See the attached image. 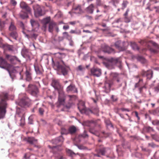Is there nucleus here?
<instances>
[{
	"instance_id": "nucleus-9",
	"label": "nucleus",
	"mask_w": 159,
	"mask_h": 159,
	"mask_svg": "<svg viewBox=\"0 0 159 159\" xmlns=\"http://www.w3.org/2000/svg\"><path fill=\"white\" fill-rule=\"evenodd\" d=\"M11 65L8 63L2 57H0V67L1 68L7 69L9 71Z\"/></svg>"
},
{
	"instance_id": "nucleus-40",
	"label": "nucleus",
	"mask_w": 159,
	"mask_h": 159,
	"mask_svg": "<svg viewBox=\"0 0 159 159\" xmlns=\"http://www.w3.org/2000/svg\"><path fill=\"white\" fill-rule=\"evenodd\" d=\"M148 70L145 71L144 70H142L140 73V75L143 76H147L148 74Z\"/></svg>"
},
{
	"instance_id": "nucleus-29",
	"label": "nucleus",
	"mask_w": 159,
	"mask_h": 159,
	"mask_svg": "<svg viewBox=\"0 0 159 159\" xmlns=\"http://www.w3.org/2000/svg\"><path fill=\"white\" fill-rule=\"evenodd\" d=\"M30 22L32 26L34 28L38 27L39 26V24L38 22L33 19H31L30 20Z\"/></svg>"
},
{
	"instance_id": "nucleus-1",
	"label": "nucleus",
	"mask_w": 159,
	"mask_h": 159,
	"mask_svg": "<svg viewBox=\"0 0 159 159\" xmlns=\"http://www.w3.org/2000/svg\"><path fill=\"white\" fill-rule=\"evenodd\" d=\"M8 93L3 92L0 94V119L5 117L6 109L8 107L7 101L8 100Z\"/></svg>"
},
{
	"instance_id": "nucleus-45",
	"label": "nucleus",
	"mask_w": 159,
	"mask_h": 159,
	"mask_svg": "<svg viewBox=\"0 0 159 159\" xmlns=\"http://www.w3.org/2000/svg\"><path fill=\"white\" fill-rule=\"evenodd\" d=\"M152 123L153 125L158 126L159 123V120L157 119L153 120L152 121Z\"/></svg>"
},
{
	"instance_id": "nucleus-61",
	"label": "nucleus",
	"mask_w": 159,
	"mask_h": 159,
	"mask_svg": "<svg viewBox=\"0 0 159 159\" xmlns=\"http://www.w3.org/2000/svg\"><path fill=\"white\" fill-rule=\"evenodd\" d=\"M77 22H78V21H73L70 22V24L72 25H74Z\"/></svg>"
},
{
	"instance_id": "nucleus-64",
	"label": "nucleus",
	"mask_w": 159,
	"mask_h": 159,
	"mask_svg": "<svg viewBox=\"0 0 159 159\" xmlns=\"http://www.w3.org/2000/svg\"><path fill=\"white\" fill-rule=\"evenodd\" d=\"M121 110L122 111H130L128 109H126L125 108H122L121 109Z\"/></svg>"
},
{
	"instance_id": "nucleus-11",
	"label": "nucleus",
	"mask_w": 159,
	"mask_h": 159,
	"mask_svg": "<svg viewBox=\"0 0 159 159\" xmlns=\"http://www.w3.org/2000/svg\"><path fill=\"white\" fill-rule=\"evenodd\" d=\"M16 103L21 107H24L28 106L29 103V99L25 97L21 99L16 102Z\"/></svg>"
},
{
	"instance_id": "nucleus-22",
	"label": "nucleus",
	"mask_w": 159,
	"mask_h": 159,
	"mask_svg": "<svg viewBox=\"0 0 159 159\" xmlns=\"http://www.w3.org/2000/svg\"><path fill=\"white\" fill-rule=\"evenodd\" d=\"M71 11L72 13L76 14H80L82 12L81 6L80 5L74 6L73 7Z\"/></svg>"
},
{
	"instance_id": "nucleus-30",
	"label": "nucleus",
	"mask_w": 159,
	"mask_h": 159,
	"mask_svg": "<svg viewBox=\"0 0 159 159\" xmlns=\"http://www.w3.org/2000/svg\"><path fill=\"white\" fill-rule=\"evenodd\" d=\"M9 35L10 36L15 39H16L18 37V34L16 30L11 31V32L9 34Z\"/></svg>"
},
{
	"instance_id": "nucleus-18",
	"label": "nucleus",
	"mask_w": 159,
	"mask_h": 159,
	"mask_svg": "<svg viewBox=\"0 0 159 159\" xmlns=\"http://www.w3.org/2000/svg\"><path fill=\"white\" fill-rule=\"evenodd\" d=\"M91 74L97 77L99 76L101 74V70L98 68H93L91 69Z\"/></svg>"
},
{
	"instance_id": "nucleus-46",
	"label": "nucleus",
	"mask_w": 159,
	"mask_h": 159,
	"mask_svg": "<svg viewBox=\"0 0 159 159\" xmlns=\"http://www.w3.org/2000/svg\"><path fill=\"white\" fill-rule=\"evenodd\" d=\"M70 101L71 100H75L77 99V97L75 95H70Z\"/></svg>"
},
{
	"instance_id": "nucleus-53",
	"label": "nucleus",
	"mask_w": 159,
	"mask_h": 159,
	"mask_svg": "<svg viewBox=\"0 0 159 159\" xmlns=\"http://www.w3.org/2000/svg\"><path fill=\"white\" fill-rule=\"evenodd\" d=\"M111 98L113 102H116L117 100V98L115 96L112 95L111 96Z\"/></svg>"
},
{
	"instance_id": "nucleus-36",
	"label": "nucleus",
	"mask_w": 159,
	"mask_h": 159,
	"mask_svg": "<svg viewBox=\"0 0 159 159\" xmlns=\"http://www.w3.org/2000/svg\"><path fill=\"white\" fill-rule=\"evenodd\" d=\"M25 124V116H22L20 120V125L21 126H23Z\"/></svg>"
},
{
	"instance_id": "nucleus-44",
	"label": "nucleus",
	"mask_w": 159,
	"mask_h": 159,
	"mask_svg": "<svg viewBox=\"0 0 159 159\" xmlns=\"http://www.w3.org/2000/svg\"><path fill=\"white\" fill-rule=\"evenodd\" d=\"M5 23L4 21H0V30H2L5 27Z\"/></svg>"
},
{
	"instance_id": "nucleus-21",
	"label": "nucleus",
	"mask_w": 159,
	"mask_h": 159,
	"mask_svg": "<svg viewBox=\"0 0 159 159\" xmlns=\"http://www.w3.org/2000/svg\"><path fill=\"white\" fill-rule=\"evenodd\" d=\"M51 18L50 17H48L46 18H44L43 20V28H44V30H45L47 27L48 24L50 22Z\"/></svg>"
},
{
	"instance_id": "nucleus-47",
	"label": "nucleus",
	"mask_w": 159,
	"mask_h": 159,
	"mask_svg": "<svg viewBox=\"0 0 159 159\" xmlns=\"http://www.w3.org/2000/svg\"><path fill=\"white\" fill-rule=\"evenodd\" d=\"M146 130L148 132L153 131H154L153 128L150 126H148L146 127Z\"/></svg>"
},
{
	"instance_id": "nucleus-23",
	"label": "nucleus",
	"mask_w": 159,
	"mask_h": 159,
	"mask_svg": "<svg viewBox=\"0 0 159 159\" xmlns=\"http://www.w3.org/2000/svg\"><path fill=\"white\" fill-rule=\"evenodd\" d=\"M54 27L55 29L57 28L56 23L54 22L51 21L48 24V31L50 32L53 31V28Z\"/></svg>"
},
{
	"instance_id": "nucleus-5",
	"label": "nucleus",
	"mask_w": 159,
	"mask_h": 159,
	"mask_svg": "<svg viewBox=\"0 0 159 159\" xmlns=\"http://www.w3.org/2000/svg\"><path fill=\"white\" fill-rule=\"evenodd\" d=\"M63 63L65 66L66 65L65 64L63 61L61 62H57L55 64V66L57 67V70L59 71H61L64 75H66L68 72V70L67 68L62 65L61 64Z\"/></svg>"
},
{
	"instance_id": "nucleus-43",
	"label": "nucleus",
	"mask_w": 159,
	"mask_h": 159,
	"mask_svg": "<svg viewBox=\"0 0 159 159\" xmlns=\"http://www.w3.org/2000/svg\"><path fill=\"white\" fill-rule=\"evenodd\" d=\"M148 147H150L152 148H154L155 147H158L159 146L156 145L154 143L152 142L148 143Z\"/></svg>"
},
{
	"instance_id": "nucleus-50",
	"label": "nucleus",
	"mask_w": 159,
	"mask_h": 159,
	"mask_svg": "<svg viewBox=\"0 0 159 159\" xmlns=\"http://www.w3.org/2000/svg\"><path fill=\"white\" fill-rule=\"evenodd\" d=\"M86 122L87 123H88V124H86L88 126H90L91 124H95L93 120H88L86 121Z\"/></svg>"
},
{
	"instance_id": "nucleus-7",
	"label": "nucleus",
	"mask_w": 159,
	"mask_h": 159,
	"mask_svg": "<svg viewBox=\"0 0 159 159\" xmlns=\"http://www.w3.org/2000/svg\"><path fill=\"white\" fill-rule=\"evenodd\" d=\"M113 83L112 80H107L105 81L104 86L103 87L104 92L107 93H109L111 91V88L113 84Z\"/></svg>"
},
{
	"instance_id": "nucleus-62",
	"label": "nucleus",
	"mask_w": 159,
	"mask_h": 159,
	"mask_svg": "<svg viewBox=\"0 0 159 159\" xmlns=\"http://www.w3.org/2000/svg\"><path fill=\"white\" fill-rule=\"evenodd\" d=\"M111 1L114 4H115L118 3L119 2L120 0H111Z\"/></svg>"
},
{
	"instance_id": "nucleus-38",
	"label": "nucleus",
	"mask_w": 159,
	"mask_h": 159,
	"mask_svg": "<svg viewBox=\"0 0 159 159\" xmlns=\"http://www.w3.org/2000/svg\"><path fill=\"white\" fill-rule=\"evenodd\" d=\"M138 60L142 63H145L146 62V60L143 57L141 56H139L137 57Z\"/></svg>"
},
{
	"instance_id": "nucleus-56",
	"label": "nucleus",
	"mask_w": 159,
	"mask_h": 159,
	"mask_svg": "<svg viewBox=\"0 0 159 159\" xmlns=\"http://www.w3.org/2000/svg\"><path fill=\"white\" fill-rule=\"evenodd\" d=\"M125 21L126 23H128L130 22V20L128 16H125Z\"/></svg>"
},
{
	"instance_id": "nucleus-32",
	"label": "nucleus",
	"mask_w": 159,
	"mask_h": 159,
	"mask_svg": "<svg viewBox=\"0 0 159 159\" xmlns=\"http://www.w3.org/2000/svg\"><path fill=\"white\" fill-rule=\"evenodd\" d=\"M131 46L134 50H139V48L137 44L135 42H130Z\"/></svg>"
},
{
	"instance_id": "nucleus-12",
	"label": "nucleus",
	"mask_w": 159,
	"mask_h": 159,
	"mask_svg": "<svg viewBox=\"0 0 159 159\" xmlns=\"http://www.w3.org/2000/svg\"><path fill=\"white\" fill-rule=\"evenodd\" d=\"M24 140L27 141L30 144L33 145L35 147L39 148L38 145L37 140L33 137H28L24 139Z\"/></svg>"
},
{
	"instance_id": "nucleus-4",
	"label": "nucleus",
	"mask_w": 159,
	"mask_h": 159,
	"mask_svg": "<svg viewBox=\"0 0 159 159\" xmlns=\"http://www.w3.org/2000/svg\"><path fill=\"white\" fill-rule=\"evenodd\" d=\"M27 91L32 95L37 97L39 95V91L38 87L35 85L29 84L27 88Z\"/></svg>"
},
{
	"instance_id": "nucleus-55",
	"label": "nucleus",
	"mask_w": 159,
	"mask_h": 159,
	"mask_svg": "<svg viewBox=\"0 0 159 159\" xmlns=\"http://www.w3.org/2000/svg\"><path fill=\"white\" fill-rule=\"evenodd\" d=\"M29 124H33V120L32 118L31 117H30L29 118Z\"/></svg>"
},
{
	"instance_id": "nucleus-58",
	"label": "nucleus",
	"mask_w": 159,
	"mask_h": 159,
	"mask_svg": "<svg viewBox=\"0 0 159 159\" xmlns=\"http://www.w3.org/2000/svg\"><path fill=\"white\" fill-rule=\"evenodd\" d=\"M129 9L128 8L127 9L124 15L125 16H127L128 15V12H129Z\"/></svg>"
},
{
	"instance_id": "nucleus-14",
	"label": "nucleus",
	"mask_w": 159,
	"mask_h": 159,
	"mask_svg": "<svg viewBox=\"0 0 159 159\" xmlns=\"http://www.w3.org/2000/svg\"><path fill=\"white\" fill-rule=\"evenodd\" d=\"M125 42H121L120 40L116 42L114 45L116 48H117L120 51H123L125 49Z\"/></svg>"
},
{
	"instance_id": "nucleus-8",
	"label": "nucleus",
	"mask_w": 159,
	"mask_h": 159,
	"mask_svg": "<svg viewBox=\"0 0 159 159\" xmlns=\"http://www.w3.org/2000/svg\"><path fill=\"white\" fill-rule=\"evenodd\" d=\"M58 102L57 105V107H59L61 105H64L65 103V95L63 92L61 90H59Z\"/></svg>"
},
{
	"instance_id": "nucleus-6",
	"label": "nucleus",
	"mask_w": 159,
	"mask_h": 159,
	"mask_svg": "<svg viewBox=\"0 0 159 159\" xmlns=\"http://www.w3.org/2000/svg\"><path fill=\"white\" fill-rule=\"evenodd\" d=\"M115 64L118 66L121 69V59L120 57L111 58L109 60V62L107 63V66H108L111 63Z\"/></svg>"
},
{
	"instance_id": "nucleus-28",
	"label": "nucleus",
	"mask_w": 159,
	"mask_h": 159,
	"mask_svg": "<svg viewBox=\"0 0 159 159\" xmlns=\"http://www.w3.org/2000/svg\"><path fill=\"white\" fill-rule=\"evenodd\" d=\"M9 31H14L16 30V28L14 22L11 21V22L9 28Z\"/></svg>"
},
{
	"instance_id": "nucleus-39",
	"label": "nucleus",
	"mask_w": 159,
	"mask_h": 159,
	"mask_svg": "<svg viewBox=\"0 0 159 159\" xmlns=\"http://www.w3.org/2000/svg\"><path fill=\"white\" fill-rule=\"evenodd\" d=\"M88 137L89 136L87 134V132L86 131H84L83 134H80L79 136V138L83 137L84 138H88Z\"/></svg>"
},
{
	"instance_id": "nucleus-51",
	"label": "nucleus",
	"mask_w": 159,
	"mask_h": 159,
	"mask_svg": "<svg viewBox=\"0 0 159 159\" xmlns=\"http://www.w3.org/2000/svg\"><path fill=\"white\" fill-rule=\"evenodd\" d=\"M30 154L29 152L26 153L25 154L24 157V158L27 159L30 158Z\"/></svg>"
},
{
	"instance_id": "nucleus-20",
	"label": "nucleus",
	"mask_w": 159,
	"mask_h": 159,
	"mask_svg": "<svg viewBox=\"0 0 159 159\" xmlns=\"http://www.w3.org/2000/svg\"><path fill=\"white\" fill-rule=\"evenodd\" d=\"M52 85L55 89L59 90L61 88V85L59 81L56 80H53L51 84Z\"/></svg>"
},
{
	"instance_id": "nucleus-3",
	"label": "nucleus",
	"mask_w": 159,
	"mask_h": 159,
	"mask_svg": "<svg viewBox=\"0 0 159 159\" xmlns=\"http://www.w3.org/2000/svg\"><path fill=\"white\" fill-rule=\"evenodd\" d=\"M20 7L24 10L25 12L24 13H21L20 14V17L22 19H25L28 17V14L31 12V9L28 6V4L24 2H21L20 4Z\"/></svg>"
},
{
	"instance_id": "nucleus-35",
	"label": "nucleus",
	"mask_w": 159,
	"mask_h": 159,
	"mask_svg": "<svg viewBox=\"0 0 159 159\" xmlns=\"http://www.w3.org/2000/svg\"><path fill=\"white\" fill-rule=\"evenodd\" d=\"M70 91H72L73 93H77V89L74 85L73 84H70Z\"/></svg>"
},
{
	"instance_id": "nucleus-15",
	"label": "nucleus",
	"mask_w": 159,
	"mask_h": 159,
	"mask_svg": "<svg viewBox=\"0 0 159 159\" xmlns=\"http://www.w3.org/2000/svg\"><path fill=\"white\" fill-rule=\"evenodd\" d=\"M6 59L9 61L11 64H16L17 61H19L18 58L16 56L10 55L7 54L6 56Z\"/></svg>"
},
{
	"instance_id": "nucleus-42",
	"label": "nucleus",
	"mask_w": 159,
	"mask_h": 159,
	"mask_svg": "<svg viewBox=\"0 0 159 159\" xmlns=\"http://www.w3.org/2000/svg\"><path fill=\"white\" fill-rule=\"evenodd\" d=\"M128 2L126 1H124L122 3V7L121 9L124 10L127 6L128 4Z\"/></svg>"
},
{
	"instance_id": "nucleus-16",
	"label": "nucleus",
	"mask_w": 159,
	"mask_h": 159,
	"mask_svg": "<svg viewBox=\"0 0 159 159\" xmlns=\"http://www.w3.org/2000/svg\"><path fill=\"white\" fill-rule=\"evenodd\" d=\"M120 74L116 72H112L110 74V76L117 83L120 82V80L122 78Z\"/></svg>"
},
{
	"instance_id": "nucleus-10",
	"label": "nucleus",
	"mask_w": 159,
	"mask_h": 159,
	"mask_svg": "<svg viewBox=\"0 0 159 159\" xmlns=\"http://www.w3.org/2000/svg\"><path fill=\"white\" fill-rule=\"evenodd\" d=\"M78 108L82 113H86L88 111L85 106L84 102L82 101L79 102L78 105Z\"/></svg>"
},
{
	"instance_id": "nucleus-25",
	"label": "nucleus",
	"mask_w": 159,
	"mask_h": 159,
	"mask_svg": "<svg viewBox=\"0 0 159 159\" xmlns=\"http://www.w3.org/2000/svg\"><path fill=\"white\" fill-rule=\"evenodd\" d=\"M94 6L93 4H91L86 8V10L87 12L90 14H92L94 11Z\"/></svg>"
},
{
	"instance_id": "nucleus-48",
	"label": "nucleus",
	"mask_w": 159,
	"mask_h": 159,
	"mask_svg": "<svg viewBox=\"0 0 159 159\" xmlns=\"http://www.w3.org/2000/svg\"><path fill=\"white\" fill-rule=\"evenodd\" d=\"M55 159H63V156L62 154H57L56 156Z\"/></svg>"
},
{
	"instance_id": "nucleus-26",
	"label": "nucleus",
	"mask_w": 159,
	"mask_h": 159,
	"mask_svg": "<svg viewBox=\"0 0 159 159\" xmlns=\"http://www.w3.org/2000/svg\"><path fill=\"white\" fill-rule=\"evenodd\" d=\"M25 75L26 76V80L28 81H30L32 79L31 73L30 71L27 70L25 72Z\"/></svg>"
},
{
	"instance_id": "nucleus-34",
	"label": "nucleus",
	"mask_w": 159,
	"mask_h": 159,
	"mask_svg": "<svg viewBox=\"0 0 159 159\" xmlns=\"http://www.w3.org/2000/svg\"><path fill=\"white\" fill-rule=\"evenodd\" d=\"M70 132V127H68L67 129H66L65 128L62 127L61 129V134H66Z\"/></svg>"
},
{
	"instance_id": "nucleus-31",
	"label": "nucleus",
	"mask_w": 159,
	"mask_h": 159,
	"mask_svg": "<svg viewBox=\"0 0 159 159\" xmlns=\"http://www.w3.org/2000/svg\"><path fill=\"white\" fill-rule=\"evenodd\" d=\"M16 113L20 116H24V113L23 110L20 108L17 107L16 108Z\"/></svg>"
},
{
	"instance_id": "nucleus-33",
	"label": "nucleus",
	"mask_w": 159,
	"mask_h": 159,
	"mask_svg": "<svg viewBox=\"0 0 159 159\" xmlns=\"http://www.w3.org/2000/svg\"><path fill=\"white\" fill-rule=\"evenodd\" d=\"M77 130L76 127L74 126H70V134H75Z\"/></svg>"
},
{
	"instance_id": "nucleus-41",
	"label": "nucleus",
	"mask_w": 159,
	"mask_h": 159,
	"mask_svg": "<svg viewBox=\"0 0 159 159\" xmlns=\"http://www.w3.org/2000/svg\"><path fill=\"white\" fill-rule=\"evenodd\" d=\"M152 138L157 141L159 142V136L157 134L152 135Z\"/></svg>"
},
{
	"instance_id": "nucleus-2",
	"label": "nucleus",
	"mask_w": 159,
	"mask_h": 159,
	"mask_svg": "<svg viewBox=\"0 0 159 159\" xmlns=\"http://www.w3.org/2000/svg\"><path fill=\"white\" fill-rule=\"evenodd\" d=\"M139 43L141 45L147 47L151 52L154 53H157L159 50V45L154 42H150L147 40L144 39L141 40Z\"/></svg>"
},
{
	"instance_id": "nucleus-17",
	"label": "nucleus",
	"mask_w": 159,
	"mask_h": 159,
	"mask_svg": "<svg viewBox=\"0 0 159 159\" xmlns=\"http://www.w3.org/2000/svg\"><path fill=\"white\" fill-rule=\"evenodd\" d=\"M107 148H103L96 150L97 153L95 154L94 156L98 157H101V155H104L106 152Z\"/></svg>"
},
{
	"instance_id": "nucleus-59",
	"label": "nucleus",
	"mask_w": 159,
	"mask_h": 159,
	"mask_svg": "<svg viewBox=\"0 0 159 159\" xmlns=\"http://www.w3.org/2000/svg\"><path fill=\"white\" fill-rule=\"evenodd\" d=\"M134 113L135 114V116L137 117L138 120H140V117L138 116V112L136 111H135L134 112Z\"/></svg>"
},
{
	"instance_id": "nucleus-63",
	"label": "nucleus",
	"mask_w": 159,
	"mask_h": 159,
	"mask_svg": "<svg viewBox=\"0 0 159 159\" xmlns=\"http://www.w3.org/2000/svg\"><path fill=\"white\" fill-rule=\"evenodd\" d=\"M121 19L120 18H119L115 21V22L117 23H118L120 22H121Z\"/></svg>"
},
{
	"instance_id": "nucleus-24",
	"label": "nucleus",
	"mask_w": 159,
	"mask_h": 159,
	"mask_svg": "<svg viewBox=\"0 0 159 159\" xmlns=\"http://www.w3.org/2000/svg\"><path fill=\"white\" fill-rule=\"evenodd\" d=\"M35 70L37 74H42L43 72V70L41 67H39L37 65H34Z\"/></svg>"
},
{
	"instance_id": "nucleus-54",
	"label": "nucleus",
	"mask_w": 159,
	"mask_h": 159,
	"mask_svg": "<svg viewBox=\"0 0 159 159\" xmlns=\"http://www.w3.org/2000/svg\"><path fill=\"white\" fill-rule=\"evenodd\" d=\"M105 122L107 125L111 127H113L112 124H111V123L110 121L107 120L105 121Z\"/></svg>"
},
{
	"instance_id": "nucleus-57",
	"label": "nucleus",
	"mask_w": 159,
	"mask_h": 159,
	"mask_svg": "<svg viewBox=\"0 0 159 159\" xmlns=\"http://www.w3.org/2000/svg\"><path fill=\"white\" fill-rule=\"evenodd\" d=\"M7 48L8 49L9 51L13 50V47L12 46L8 45L7 46Z\"/></svg>"
},
{
	"instance_id": "nucleus-49",
	"label": "nucleus",
	"mask_w": 159,
	"mask_h": 159,
	"mask_svg": "<svg viewBox=\"0 0 159 159\" xmlns=\"http://www.w3.org/2000/svg\"><path fill=\"white\" fill-rule=\"evenodd\" d=\"M44 111V110L43 108H41V107H40L39 108V113L40 115H43V114Z\"/></svg>"
},
{
	"instance_id": "nucleus-37",
	"label": "nucleus",
	"mask_w": 159,
	"mask_h": 159,
	"mask_svg": "<svg viewBox=\"0 0 159 159\" xmlns=\"http://www.w3.org/2000/svg\"><path fill=\"white\" fill-rule=\"evenodd\" d=\"M63 140L64 139L62 136H60L54 139V141L56 143L60 142H63Z\"/></svg>"
},
{
	"instance_id": "nucleus-19",
	"label": "nucleus",
	"mask_w": 159,
	"mask_h": 159,
	"mask_svg": "<svg viewBox=\"0 0 159 159\" xmlns=\"http://www.w3.org/2000/svg\"><path fill=\"white\" fill-rule=\"evenodd\" d=\"M103 50L104 52L108 53H114L115 52V50L113 49L107 45H104L103 46Z\"/></svg>"
},
{
	"instance_id": "nucleus-13",
	"label": "nucleus",
	"mask_w": 159,
	"mask_h": 159,
	"mask_svg": "<svg viewBox=\"0 0 159 159\" xmlns=\"http://www.w3.org/2000/svg\"><path fill=\"white\" fill-rule=\"evenodd\" d=\"M34 15L35 17H38L43 15L42 9L40 6L36 5L34 7Z\"/></svg>"
},
{
	"instance_id": "nucleus-27",
	"label": "nucleus",
	"mask_w": 159,
	"mask_h": 159,
	"mask_svg": "<svg viewBox=\"0 0 159 159\" xmlns=\"http://www.w3.org/2000/svg\"><path fill=\"white\" fill-rule=\"evenodd\" d=\"M89 132L91 134L97 136H99L98 131L95 129L94 128H90L89 129Z\"/></svg>"
},
{
	"instance_id": "nucleus-52",
	"label": "nucleus",
	"mask_w": 159,
	"mask_h": 159,
	"mask_svg": "<svg viewBox=\"0 0 159 159\" xmlns=\"http://www.w3.org/2000/svg\"><path fill=\"white\" fill-rule=\"evenodd\" d=\"M10 3L13 6H16L17 4V2L15 0H10Z\"/></svg>"
},
{
	"instance_id": "nucleus-60",
	"label": "nucleus",
	"mask_w": 159,
	"mask_h": 159,
	"mask_svg": "<svg viewBox=\"0 0 159 159\" xmlns=\"http://www.w3.org/2000/svg\"><path fill=\"white\" fill-rule=\"evenodd\" d=\"M102 16V15H97L95 16V20H98L99 19V17L101 16Z\"/></svg>"
}]
</instances>
